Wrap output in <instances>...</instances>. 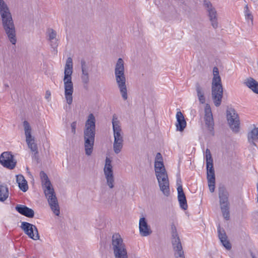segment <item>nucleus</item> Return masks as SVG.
<instances>
[{"label": "nucleus", "mask_w": 258, "mask_h": 258, "mask_svg": "<svg viewBox=\"0 0 258 258\" xmlns=\"http://www.w3.org/2000/svg\"><path fill=\"white\" fill-rule=\"evenodd\" d=\"M23 126L26 137V142L28 147L31 152L34 153V157L36 158H37V155L38 153V147L37 144L35 143V138L31 135V127L29 123L26 120L23 122Z\"/></svg>", "instance_id": "9d476101"}, {"label": "nucleus", "mask_w": 258, "mask_h": 258, "mask_svg": "<svg viewBox=\"0 0 258 258\" xmlns=\"http://www.w3.org/2000/svg\"><path fill=\"white\" fill-rule=\"evenodd\" d=\"M154 167L155 174L166 171L163 162H155Z\"/></svg>", "instance_id": "7c9ffc66"}, {"label": "nucleus", "mask_w": 258, "mask_h": 258, "mask_svg": "<svg viewBox=\"0 0 258 258\" xmlns=\"http://www.w3.org/2000/svg\"><path fill=\"white\" fill-rule=\"evenodd\" d=\"M111 248L113 250L114 258H128L125 245L118 233L112 235Z\"/></svg>", "instance_id": "0eeeda50"}, {"label": "nucleus", "mask_w": 258, "mask_h": 258, "mask_svg": "<svg viewBox=\"0 0 258 258\" xmlns=\"http://www.w3.org/2000/svg\"><path fill=\"white\" fill-rule=\"evenodd\" d=\"M8 188L7 186L0 185V201H5L8 197Z\"/></svg>", "instance_id": "c85d7f7f"}, {"label": "nucleus", "mask_w": 258, "mask_h": 258, "mask_svg": "<svg viewBox=\"0 0 258 258\" xmlns=\"http://www.w3.org/2000/svg\"><path fill=\"white\" fill-rule=\"evenodd\" d=\"M73 60L71 57L67 59L64 67V76L63 79L64 87V96L68 104L73 102V93L74 92L73 83L72 81L73 73Z\"/></svg>", "instance_id": "7ed1b4c3"}, {"label": "nucleus", "mask_w": 258, "mask_h": 258, "mask_svg": "<svg viewBox=\"0 0 258 258\" xmlns=\"http://www.w3.org/2000/svg\"><path fill=\"white\" fill-rule=\"evenodd\" d=\"M250 254L252 258H256L254 254L252 251H250Z\"/></svg>", "instance_id": "c03bdc74"}, {"label": "nucleus", "mask_w": 258, "mask_h": 258, "mask_svg": "<svg viewBox=\"0 0 258 258\" xmlns=\"http://www.w3.org/2000/svg\"><path fill=\"white\" fill-rule=\"evenodd\" d=\"M40 176L42 181V183L49 180L47 174L44 171H41L40 173Z\"/></svg>", "instance_id": "e433bc0d"}, {"label": "nucleus", "mask_w": 258, "mask_h": 258, "mask_svg": "<svg viewBox=\"0 0 258 258\" xmlns=\"http://www.w3.org/2000/svg\"><path fill=\"white\" fill-rule=\"evenodd\" d=\"M77 126V122L74 121L71 123V126L72 129V133L75 135L76 134V128Z\"/></svg>", "instance_id": "ea45409f"}, {"label": "nucleus", "mask_w": 258, "mask_h": 258, "mask_svg": "<svg viewBox=\"0 0 258 258\" xmlns=\"http://www.w3.org/2000/svg\"><path fill=\"white\" fill-rule=\"evenodd\" d=\"M155 162H163L162 156L160 153H158L156 154Z\"/></svg>", "instance_id": "58836bf2"}, {"label": "nucleus", "mask_w": 258, "mask_h": 258, "mask_svg": "<svg viewBox=\"0 0 258 258\" xmlns=\"http://www.w3.org/2000/svg\"><path fill=\"white\" fill-rule=\"evenodd\" d=\"M80 64L82 71L81 79L82 82L83 84L84 87L87 89L90 81V76L89 74L90 71L89 64L84 58L81 59Z\"/></svg>", "instance_id": "dca6fc26"}, {"label": "nucleus", "mask_w": 258, "mask_h": 258, "mask_svg": "<svg viewBox=\"0 0 258 258\" xmlns=\"http://www.w3.org/2000/svg\"><path fill=\"white\" fill-rule=\"evenodd\" d=\"M50 41H51V44L50 45H51V47L53 48H54V49L56 48L57 47V46H58V44L57 43V41H55V42H54V41H53V40Z\"/></svg>", "instance_id": "a19ab883"}, {"label": "nucleus", "mask_w": 258, "mask_h": 258, "mask_svg": "<svg viewBox=\"0 0 258 258\" xmlns=\"http://www.w3.org/2000/svg\"><path fill=\"white\" fill-rule=\"evenodd\" d=\"M208 186L209 187L210 191L211 192H213L215 190V181H208Z\"/></svg>", "instance_id": "4c0bfd02"}, {"label": "nucleus", "mask_w": 258, "mask_h": 258, "mask_svg": "<svg viewBox=\"0 0 258 258\" xmlns=\"http://www.w3.org/2000/svg\"><path fill=\"white\" fill-rule=\"evenodd\" d=\"M0 163L4 167L13 169L16 166L17 161L10 152H4L0 156Z\"/></svg>", "instance_id": "4468645a"}, {"label": "nucleus", "mask_w": 258, "mask_h": 258, "mask_svg": "<svg viewBox=\"0 0 258 258\" xmlns=\"http://www.w3.org/2000/svg\"><path fill=\"white\" fill-rule=\"evenodd\" d=\"M140 233L142 236H147L152 233L150 227L148 225L147 221L144 217L140 219L139 221Z\"/></svg>", "instance_id": "aec40b11"}, {"label": "nucleus", "mask_w": 258, "mask_h": 258, "mask_svg": "<svg viewBox=\"0 0 258 258\" xmlns=\"http://www.w3.org/2000/svg\"><path fill=\"white\" fill-rule=\"evenodd\" d=\"M42 184L43 186L45 188L44 192L45 197L47 199L48 203L51 210L55 215L58 216L60 213L59 207L57 198L50 181L48 180Z\"/></svg>", "instance_id": "423d86ee"}, {"label": "nucleus", "mask_w": 258, "mask_h": 258, "mask_svg": "<svg viewBox=\"0 0 258 258\" xmlns=\"http://www.w3.org/2000/svg\"><path fill=\"white\" fill-rule=\"evenodd\" d=\"M16 181L19 187L23 192H26L28 189L27 181L22 175H16Z\"/></svg>", "instance_id": "b1692460"}, {"label": "nucleus", "mask_w": 258, "mask_h": 258, "mask_svg": "<svg viewBox=\"0 0 258 258\" xmlns=\"http://www.w3.org/2000/svg\"><path fill=\"white\" fill-rule=\"evenodd\" d=\"M95 137V118L90 113L85 122L84 131V148L85 154L90 156L93 152Z\"/></svg>", "instance_id": "f03ea898"}, {"label": "nucleus", "mask_w": 258, "mask_h": 258, "mask_svg": "<svg viewBox=\"0 0 258 258\" xmlns=\"http://www.w3.org/2000/svg\"><path fill=\"white\" fill-rule=\"evenodd\" d=\"M160 189L164 196L168 197L170 195L169 183L166 171L155 174Z\"/></svg>", "instance_id": "f8f14e48"}, {"label": "nucleus", "mask_w": 258, "mask_h": 258, "mask_svg": "<svg viewBox=\"0 0 258 258\" xmlns=\"http://www.w3.org/2000/svg\"><path fill=\"white\" fill-rule=\"evenodd\" d=\"M181 180L180 179L177 180V184L178 187L177 188V199L179 203V205L180 208L184 210H186L187 209L188 206L187 204L186 199L185 195V194L183 191L182 185L180 184Z\"/></svg>", "instance_id": "a211bd4d"}, {"label": "nucleus", "mask_w": 258, "mask_h": 258, "mask_svg": "<svg viewBox=\"0 0 258 258\" xmlns=\"http://www.w3.org/2000/svg\"><path fill=\"white\" fill-rule=\"evenodd\" d=\"M206 163L213 162L212 155H211L210 151L209 149H207L206 150Z\"/></svg>", "instance_id": "c9c22d12"}, {"label": "nucleus", "mask_w": 258, "mask_h": 258, "mask_svg": "<svg viewBox=\"0 0 258 258\" xmlns=\"http://www.w3.org/2000/svg\"><path fill=\"white\" fill-rule=\"evenodd\" d=\"M121 131H117L113 132L114 141H123V137L121 134Z\"/></svg>", "instance_id": "f704fd0d"}, {"label": "nucleus", "mask_w": 258, "mask_h": 258, "mask_svg": "<svg viewBox=\"0 0 258 258\" xmlns=\"http://www.w3.org/2000/svg\"><path fill=\"white\" fill-rule=\"evenodd\" d=\"M104 173L106 179L107 184L110 188L114 187V176L111 164H105L104 168Z\"/></svg>", "instance_id": "6ab92c4d"}, {"label": "nucleus", "mask_w": 258, "mask_h": 258, "mask_svg": "<svg viewBox=\"0 0 258 258\" xmlns=\"http://www.w3.org/2000/svg\"><path fill=\"white\" fill-rule=\"evenodd\" d=\"M171 242L174 251V256L175 258H185L182 244L177 233L176 228L174 224L171 225Z\"/></svg>", "instance_id": "1a4fd4ad"}, {"label": "nucleus", "mask_w": 258, "mask_h": 258, "mask_svg": "<svg viewBox=\"0 0 258 258\" xmlns=\"http://www.w3.org/2000/svg\"><path fill=\"white\" fill-rule=\"evenodd\" d=\"M213 78L212 82V97L213 102L216 107L221 105L223 97V89L219 76V70L215 67L213 70Z\"/></svg>", "instance_id": "39448f33"}, {"label": "nucleus", "mask_w": 258, "mask_h": 258, "mask_svg": "<svg viewBox=\"0 0 258 258\" xmlns=\"http://www.w3.org/2000/svg\"><path fill=\"white\" fill-rule=\"evenodd\" d=\"M177 123L176 127L177 131L182 132L186 126V122L181 111H178L176 115Z\"/></svg>", "instance_id": "5701e85b"}, {"label": "nucleus", "mask_w": 258, "mask_h": 258, "mask_svg": "<svg viewBox=\"0 0 258 258\" xmlns=\"http://www.w3.org/2000/svg\"><path fill=\"white\" fill-rule=\"evenodd\" d=\"M247 138L248 142L256 146L255 141H258V127H254L248 133Z\"/></svg>", "instance_id": "bb28decb"}, {"label": "nucleus", "mask_w": 258, "mask_h": 258, "mask_svg": "<svg viewBox=\"0 0 258 258\" xmlns=\"http://www.w3.org/2000/svg\"><path fill=\"white\" fill-rule=\"evenodd\" d=\"M114 75L115 81L121 96L124 100L127 99L126 79L124 74V61L121 58L118 59L115 66Z\"/></svg>", "instance_id": "20e7f679"}, {"label": "nucleus", "mask_w": 258, "mask_h": 258, "mask_svg": "<svg viewBox=\"0 0 258 258\" xmlns=\"http://www.w3.org/2000/svg\"><path fill=\"white\" fill-rule=\"evenodd\" d=\"M207 177L208 181H215V171L213 167V162L206 163Z\"/></svg>", "instance_id": "a878e982"}, {"label": "nucleus", "mask_w": 258, "mask_h": 258, "mask_svg": "<svg viewBox=\"0 0 258 258\" xmlns=\"http://www.w3.org/2000/svg\"><path fill=\"white\" fill-rule=\"evenodd\" d=\"M204 119L207 127L209 130V131L212 133V134L213 135L214 123L211 109L209 104H206L205 107Z\"/></svg>", "instance_id": "f3484780"}, {"label": "nucleus", "mask_w": 258, "mask_h": 258, "mask_svg": "<svg viewBox=\"0 0 258 258\" xmlns=\"http://www.w3.org/2000/svg\"><path fill=\"white\" fill-rule=\"evenodd\" d=\"M244 16L246 20H250L251 22V24H253V17L251 12L250 11L248 6L247 5H246L244 7Z\"/></svg>", "instance_id": "473e14b6"}, {"label": "nucleus", "mask_w": 258, "mask_h": 258, "mask_svg": "<svg viewBox=\"0 0 258 258\" xmlns=\"http://www.w3.org/2000/svg\"><path fill=\"white\" fill-rule=\"evenodd\" d=\"M21 228L30 238L34 240L39 239L38 231L35 225L26 222H23Z\"/></svg>", "instance_id": "2eb2a0df"}, {"label": "nucleus", "mask_w": 258, "mask_h": 258, "mask_svg": "<svg viewBox=\"0 0 258 258\" xmlns=\"http://www.w3.org/2000/svg\"><path fill=\"white\" fill-rule=\"evenodd\" d=\"M0 16L3 28L8 38L15 45L17 42L16 29L10 9L4 0H0Z\"/></svg>", "instance_id": "f257e3e1"}, {"label": "nucleus", "mask_w": 258, "mask_h": 258, "mask_svg": "<svg viewBox=\"0 0 258 258\" xmlns=\"http://www.w3.org/2000/svg\"><path fill=\"white\" fill-rule=\"evenodd\" d=\"M123 147V141H114L113 148L114 153L116 154L119 153Z\"/></svg>", "instance_id": "2f4dec72"}, {"label": "nucleus", "mask_w": 258, "mask_h": 258, "mask_svg": "<svg viewBox=\"0 0 258 258\" xmlns=\"http://www.w3.org/2000/svg\"><path fill=\"white\" fill-rule=\"evenodd\" d=\"M5 86L6 87H9V85L8 84H5Z\"/></svg>", "instance_id": "a18cd8bd"}, {"label": "nucleus", "mask_w": 258, "mask_h": 258, "mask_svg": "<svg viewBox=\"0 0 258 258\" xmlns=\"http://www.w3.org/2000/svg\"><path fill=\"white\" fill-rule=\"evenodd\" d=\"M111 164V160L108 157L106 158L105 164Z\"/></svg>", "instance_id": "37998d69"}, {"label": "nucleus", "mask_w": 258, "mask_h": 258, "mask_svg": "<svg viewBox=\"0 0 258 258\" xmlns=\"http://www.w3.org/2000/svg\"><path fill=\"white\" fill-rule=\"evenodd\" d=\"M48 40L52 41L54 39L56 36V32L52 29H49L47 32Z\"/></svg>", "instance_id": "72a5a7b5"}, {"label": "nucleus", "mask_w": 258, "mask_h": 258, "mask_svg": "<svg viewBox=\"0 0 258 258\" xmlns=\"http://www.w3.org/2000/svg\"><path fill=\"white\" fill-rule=\"evenodd\" d=\"M228 123L231 129L234 133L239 131L240 120L238 114L232 108H228L226 111Z\"/></svg>", "instance_id": "9b49d317"}, {"label": "nucleus", "mask_w": 258, "mask_h": 258, "mask_svg": "<svg viewBox=\"0 0 258 258\" xmlns=\"http://www.w3.org/2000/svg\"><path fill=\"white\" fill-rule=\"evenodd\" d=\"M244 83L254 93L258 94V82L254 79L249 77L245 80Z\"/></svg>", "instance_id": "393cba45"}, {"label": "nucleus", "mask_w": 258, "mask_h": 258, "mask_svg": "<svg viewBox=\"0 0 258 258\" xmlns=\"http://www.w3.org/2000/svg\"><path fill=\"white\" fill-rule=\"evenodd\" d=\"M15 209L20 214L27 217L32 218L34 216V211L25 205H17L15 207Z\"/></svg>", "instance_id": "412c9836"}, {"label": "nucleus", "mask_w": 258, "mask_h": 258, "mask_svg": "<svg viewBox=\"0 0 258 258\" xmlns=\"http://www.w3.org/2000/svg\"><path fill=\"white\" fill-rule=\"evenodd\" d=\"M218 237L222 245L228 250L231 248V245L227 239V236L225 230L219 226L218 228Z\"/></svg>", "instance_id": "4be33fe9"}, {"label": "nucleus", "mask_w": 258, "mask_h": 258, "mask_svg": "<svg viewBox=\"0 0 258 258\" xmlns=\"http://www.w3.org/2000/svg\"><path fill=\"white\" fill-rule=\"evenodd\" d=\"M196 90L200 102L201 104L205 103L206 101V98L205 97L204 91L199 82H197L196 83Z\"/></svg>", "instance_id": "cd10ccee"}, {"label": "nucleus", "mask_w": 258, "mask_h": 258, "mask_svg": "<svg viewBox=\"0 0 258 258\" xmlns=\"http://www.w3.org/2000/svg\"><path fill=\"white\" fill-rule=\"evenodd\" d=\"M112 123L113 126V132L121 131V128L120 125V122L118 120L117 117L115 114H113L112 116Z\"/></svg>", "instance_id": "c756f323"}, {"label": "nucleus", "mask_w": 258, "mask_h": 258, "mask_svg": "<svg viewBox=\"0 0 258 258\" xmlns=\"http://www.w3.org/2000/svg\"><path fill=\"white\" fill-rule=\"evenodd\" d=\"M218 191L219 203L222 215L224 219L228 220L230 218L229 192L223 185L219 187Z\"/></svg>", "instance_id": "6e6552de"}, {"label": "nucleus", "mask_w": 258, "mask_h": 258, "mask_svg": "<svg viewBox=\"0 0 258 258\" xmlns=\"http://www.w3.org/2000/svg\"><path fill=\"white\" fill-rule=\"evenodd\" d=\"M203 5L208 13V16L211 25L214 29L217 28L218 27V23L217 20V13L215 8L209 0H204Z\"/></svg>", "instance_id": "ddd939ff"}, {"label": "nucleus", "mask_w": 258, "mask_h": 258, "mask_svg": "<svg viewBox=\"0 0 258 258\" xmlns=\"http://www.w3.org/2000/svg\"><path fill=\"white\" fill-rule=\"evenodd\" d=\"M50 92L49 91H47L45 94V98L47 99H48L50 97Z\"/></svg>", "instance_id": "79ce46f5"}]
</instances>
